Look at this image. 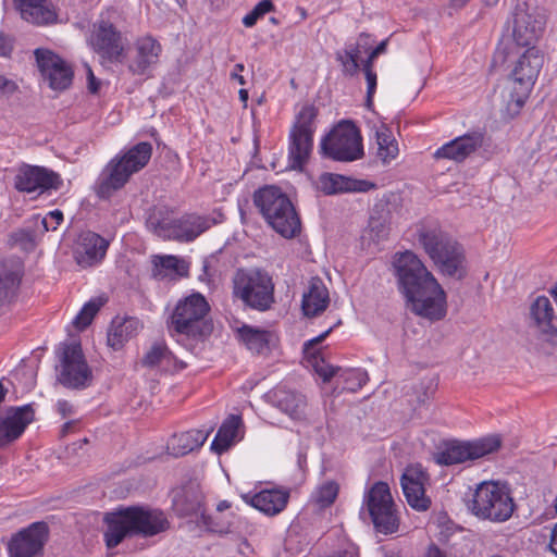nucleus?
<instances>
[{
    "mask_svg": "<svg viewBox=\"0 0 557 557\" xmlns=\"http://www.w3.org/2000/svg\"><path fill=\"white\" fill-rule=\"evenodd\" d=\"M198 506H199V503H198V502H197V503L191 504V506H190L189 508H187V509L183 510V515H190V513H193L194 511H196V509L198 508Z\"/></svg>",
    "mask_w": 557,
    "mask_h": 557,
    "instance_id": "64",
    "label": "nucleus"
},
{
    "mask_svg": "<svg viewBox=\"0 0 557 557\" xmlns=\"http://www.w3.org/2000/svg\"><path fill=\"white\" fill-rule=\"evenodd\" d=\"M141 324L136 318L114 319L107 334V343L114 350L121 349L140 330Z\"/></svg>",
    "mask_w": 557,
    "mask_h": 557,
    "instance_id": "33",
    "label": "nucleus"
},
{
    "mask_svg": "<svg viewBox=\"0 0 557 557\" xmlns=\"http://www.w3.org/2000/svg\"><path fill=\"white\" fill-rule=\"evenodd\" d=\"M34 416L35 412L30 405L12 408L8 416L0 420V446H5L17 440L34 420Z\"/></svg>",
    "mask_w": 557,
    "mask_h": 557,
    "instance_id": "25",
    "label": "nucleus"
},
{
    "mask_svg": "<svg viewBox=\"0 0 557 557\" xmlns=\"http://www.w3.org/2000/svg\"><path fill=\"white\" fill-rule=\"evenodd\" d=\"M366 510L377 533L392 534L398 530L399 517L387 483L375 482L364 494Z\"/></svg>",
    "mask_w": 557,
    "mask_h": 557,
    "instance_id": "10",
    "label": "nucleus"
},
{
    "mask_svg": "<svg viewBox=\"0 0 557 557\" xmlns=\"http://www.w3.org/2000/svg\"><path fill=\"white\" fill-rule=\"evenodd\" d=\"M49 539V527L44 521L33 522L13 534L8 543L10 557H41Z\"/></svg>",
    "mask_w": 557,
    "mask_h": 557,
    "instance_id": "16",
    "label": "nucleus"
},
{
    "mask_svg": "<svg viewBox=\"0 0 557 557\" xmlns=\"http://www.w3.org/2000/svg\"><path fill=\"white\" fill-rule=\"evenodd\" d=\"M74 422L73 421H69V422H65L63 425H62V429H61V434L64 436L66 435L70 430L72 429Z\"/></svg>",
    "mask_w": 557,
    "mask_h": 557,
    "instance_id": "63",
    "label": "nucleus"
},
{
    "mask_svg": "<svg viewBox=\"0 0 557 557\" xmlns=\"http://www.w3.org/2000/svg\"><path fill=\"white\" fill-rule=\"evenodd\" d=\"M240 424V417L234 414L230 416L220 426L211 443V449L218 454L227 450L233 444Z\"/></svg>",
    "mask_w": 557,
    "mask_h": 557,
    "instance_id": "40",
    "label": "nucleus"
},
{
    "mask_svg": "<svg viewBox=\"0 0 557 557\" xmlns=\"http://www.w3.org/2000/svg\"><path fill=\"white\" fill-rule=\"evenodd\" d=\"M376 58L372 57V50L369 51L368 58L362 62V70H373V63Z\"/></svg>",
    "mask_w": 557,
    "mask_h": 557,
    "instance_id": "61",
    "label": "nucleus"
},
{
    "mask_svg": "<svg viewBox=\"0 0 557 557\" xmlns=\"http://www.w3.org/2000/svg\"><path fill=\"white\" fill-rule=\"evenodd\" d=\"M545 23V15L537 8L527 2L518 3L508 21L511 25V37L503 38L498 46L536 47V42L543 35Z\"/></svg>",
    "mask_w": 557,
    "mask_h": 557,
    "instance_id": "9",
    "label": "nucleus"
},
{
    "mask_svg": "<svg viewBox=\"0 0 557 557\" xmlns=\"http://www.w3.org/2000/svg\"><path fill=\"white\" fill-rule=\"evenodd\" d=\"M17 90V85L12 79L4 75H0V92L5 96H11Z\"/></svg>",
    "mask_w": 557,
    "mask_h": 557,
    "instance_id": "51",
    "label": "nucleus"
},
{
    "mask_svg": "<svg viewBox=\"0 0 557 557\" xmlns=\"http://www.w3.org/2000/svg\"><path fill=\"white\" fill-rule=\"evenodd\" d=\"M549 547L557 556V523L552 531Z\"/></svg>",
    "mask_w": 557,
    "mask_h": 557,
    "instance_id": "59",
    "label": "nucleus"
},
{
    "mask_svg": "<svg viewBox=\"0 0 557 557\" xmlns=\"http://www.w3.org/2000/svg\"><path fill=\"white\" fill-rule=\"evenodd\" d=\"M253 203L268 225L284 238H294L301 231L300 218L281 188L265 186L253 194Z\"/></svg>",
    "mask_w": 557,
    "mask_h": 557,
    "instance_id": "4",
    "label": "nucleus"
},
{
    "mask_svg": "<svg viewBox=\"0 0 557 557\" xmlns=\"http://www.w3.org/2000/svg\"><path fill=\"white\" fill-rule=\"evenodd\" d=\"M34 53L38 69L44 78L48 81L50 88L64 90L70 87L73 71L60 57L45 49H36Z\"/></svg>",
    "mask_w": 557,
    "mask_h": 557,
    "instance_id": "17",
    "label": "nucleus"
},
{
    "mask_svg": "<svg viewBox=\"0 0 557 557\" xmlns=\"http://www.w3.org/2000/svg\"><path fill=\"white\" fill-rule=\"evenodd\" d=\"M151 154V144L141 141L123 156L113 158L103 170L97 186L99 197L109 198L113 191L121 189L134 173L140 171L149 162Z\"/></svg>",
    "mask_w": 557,
    "mask_h": 557,
    "instance_id": "6",
    "label": "nucleus"
},
{
    "mask_svg": "<svg viewBox=\"0 0 557 557\" xmlns=\"http://www.w3.org/2000/svg\"><path fill=\"white\" fill-rule=\"evenodd\" d=\"M215 223V219L209 215L185 214L178 219V235L176 238L178 242H193Z\"/></svg>",
    "mask_w": 557,
    "mask_h": 557,
    "instance_id": "34",
    "label": "nucleus"
},
{
    "mask_svg": "<svg viewBox=\"0 0 557 557\" xmlns=\"http://www.w3.org/2000/svg\"><path fill=\"white\" fill-rule=\"evenodd\" d=\"M106 299L98 297L90 299L84 305L78 314L75 317L73 324L77 330L86 329L92 321L94 317L104 305Z\"/></svg>",
    "mask_w": 557,
    "mask_h": 557,
    "instance_id": "46",
    "label": "nucleus"
},
{
    "mask_svg": "<svg viewBox=\"0 0 557 557\" xmlns=\"http://www.w3.org/2000/svg\"><path fill=\"white\" fill-rule=\"evenodd\" d=\"M92 370L88 366L78 343L64 344L58 368V381L70 389H85L92 383Z\"/></svg>",
    "mask_w": 557,
    "mask_h": 557,
    "instance_id": "13",
    "label": "nucleus"
},
{
    "mask_svg": "<svg viewBox=\"0 0 557 557\" xmlns=\"http://www.w3.org/2000/svg\"><path fill=\"white\" fill-rule=\"evenodd\" d=\"M500 445L502 440L498 435L469 442L449 441L438 448L434 458L438 465L454 466L480 459L496 451Z\"/></svg>",
    "mask_w": 557,
    "mask_h": 557,
    "instance_id": "12",
    "label": "nucleus"
},
{
    "mask_svg": "<svg viewBox=\"0 0 557 557\" xmlns=\"http://www.w3.org/2000/svg\"><path fill=\"white\" fill-rule=\"evenodd\" d=\"M107 529L103 533L108 548H114L127 537H152L170 528L165 513L149 506L121 507L107 512L103 518Z\"/></svg>",
    "mask_w": 557,
    "mask_h": 557,
    "instance_id": "3",
    "label": "nucleus"
},
{
    "mask_svg": "<svg viewBox=\"0 0 557 557\" xmlns=\"http://www.w3.org/2000/svg\"><path fill=\"white\" fill-rule=\"evenodd\" d=\"M433 263L446 276L462 280L467 275L465 250L455 239L446 246L440 257L433 260Z\"/></svg>",
    "mask_w": 557,
    "mask_h": 557,
    "instance_id": "26",
    "label": "nucleus"
},
{
    "mask_svg": "<svg viewBox=\"0 0 557 557\" xmlns=\"http://www.w3.org/2000/svg\"><path fill=\"white\" fill-rule=\"evenodd\" d=\"M376 141L379 146L377 157L383 164H388L398 156V144L387 127L382 126V128L376 132Z\"/></svg>",
    "mask_w": 557,
    "mask_h": 557,
    "instance_id": "43",
    "label": "nucleus"
},
{
    "mask_svg": "<svg viewBox=\"0 0 557 557\" xmlns=\"http://www.w3.org/2000/svg\"><path fill=\"white\" fill-rule=\"evenodd\" d=\"M317 114L313 106H304L289 132L288 157L293 170H301L312 152Z\"/></svg>",
    "mask_w": 557,
    "mask_h": 557,
    "instance_id": "11",
    "label": "nucleus"
},
{
    "mask_svg": "<svg viewBox=\"0 0 557 557\" xmlns=\"http://www.w3.org/2000/svg\"><path fill=\"white\" fill-rule=\"evenodd\" d=\"M338 492L339 486L335 481H326L315 488L311 500L319 509H324L334 504Z\"/></svg>",
    "mask_w": 557,
    "mask_h": 557,
    "instance_id": "44",
    "label": "nucleus"
},
{
    "mask_svg": "<svg viewBox=\"0 0 557 557\" xmlns=\"http://www.w3.org/2000/svg\"><path fill=\"white\" fill-rule=\"evenodd\" d=\"M388 200L383 198L379 200L374 208L373 214L370 218L369 227L373 234V238L377 242L386 239L389 233L388 220Z\"/></svg>",
    "mask_w": 557,
    "mask_h": 557,
    "instance_id": "41",
    "label": "nucleus"
},
{
    "mask_svg": "<svg viewBox=\"0 0 557 557\" xmlns=\"http://www.w3.org/2000/svg\"><path fill=\"white\" fill-rule=\"evenodd\" d=\"M484 136L480 132H472L446 143L434 152V158L446 159L456 163L463 162L482 147Z\"/></svg>",
    "mask_w": 557,
    "mask_h": 557,
    "instance_id": "23",
    "label": "nucleus"
},
{
    "mask_svg": "<svg viewBox=\"0 0 557 557\" xmlns=\"http://www.w3.org/2000/svg\"><path fill=\"white\" fill-rule=\"evenodd\" d=\"M212 428L209 430H190L174 434L168 442L170 454L180 457L201 447L207 441Z\"/></svg>",
    "mask_w": 557,
    "mask_h": 557,
    "instance_id": "31",
    "label": "nucleus"
},
{
    "mask_svg": "<svg viewBox=\"0 0 557 557\" xmlns=\"http://www.w3.org/2000/svg\"><path fill=\"white\" fill-rule=\"evenodd\" d=\"M393 267L410 311L430 321L444 319L447 313L446 294L421 259L410 250L397 252Z\"/></svg>",
    "mask_w": 557,
    "mask_h": 557,
    "instance_id": "1",
    "label": "nucleus"
},
{
    "mask_svg": "<svg viewBox=\"0 0 557 557\" xmlns=\"http://www.w3.org/2000/svg\"><path fill=\"white\" fill-rule=\"evenodd\" d=\"M429 475L420 468H407L401 476V487L410 507L424 511L431 506V499L425 495L424 485Z\"/></svg>",
    "mask_w": 557,
    "mask_h": 557,
    "instance_id": "24",
    "label": "nucleus"
},
{
    "mask_svg": "<svg viewBox=\"0 0 557 557\" xmlns=\"http://www.w3.org/2000/svg\"><path fill=\"white\" fill-rule=\"evenodd\" d=\"M63 220V213L60 210H54L48 213L46 218L41 220V224L46 231H54Z\"/></svg>",
    "mask_w": 557,
    "mask_h": 557,
    "instance_id": "49",
    "label": "nucleus"
},
{
    "mask_svg": "<svg viewBox=\"0 0 557 557\" xmlns=\"http://www.w3.org/2000/svg\"><path fill=\"white\" fill-rule=\"evenodd\" d=\"M367 79V107L372 106V98L376 89V74L373 70H362Z\"/></svg>",
    "mask_w": 557,
    "mask_h": 557,
    "instance_id": "48",
    "label": "nucleus"
},
{
    "mask_svg": "<svg viewBox=\"0 0 557 557\" xmlns=\"http://www.w3.org/2000/svg\"><path fill=\"white\" fill-rule=\"evenodd\" d=\"M289 493L285 490H263L250 497V505L268 516L281 512L287 505Z\"/></svg>",
    "mask_w": 557,
    "mask_h": 557,
    "instance_id": "32",
    "label": "nucleus"
},
{
    "mask_svg": "<svg viewBox=\"0 0 557 557\" xmlns=\"http://www.w3.org/2000/svg\"><path fill=\"white\" fill-rule=\"evenodd\" d=\"M22 274L23 267L18 259L11 258L0 262V307L15 297Z\"/></svg>",
    "mask_w": 557,
    "mask_h": 557,
    "instance_id": "28",
    "label": "nucleus"
},
{
    "mask_svg": "<svg viewBox=\"0 0 557 557\" xmlns=\"http://www.w3.org/2000/svg\"><path fill=\"white\" fill-rule=\"evenodd\" d=\"M147 227L163 239L177 240L178 219H171L165 210H156L147 219Z\"/></svg>",
    "mask_w": 557,
    "mask_h": 557,
    "instance_id": "39",
    "label": "nucleus"
},
{
    "mask_svg": "<svg viewBox=\"0 0 557 557\" xmlns=\"http://www.w3.org/2000/svg\"><path fill=\"white\" fill-rule=\"evenodd\" d=\"M321 149L325 156L337 161H354L363 154L360 133L351 122L338 124L323 139Z\"/></svg>",
    "mask_w": 557,
    "mask_h": 557,
    "instance_id": "15",
    "label": "nucleus"
},
{
    "mask_svg": "<svg viewBox=\"0 0 557 557\" xmlns=\"http://www.w3.org/2000/svg\"><path fill=\"white\" fill-rule=\"evenodd\" d=\"M233 296L258 311H265L274 304V282L262 269H239L233 276Z\"/></svg>",
    "mask_w": 557,
    "mask_h": 557,
    "instance_id": "7",
    "label": "nucleus"
},
{
    "mask_svg": "<svg viewBox=\"0 0 557 557\" xmlns=\"http://www.w3.org/2000/svg\"><path fill=\"white\" fill-rule=\"evenodd\" d=\"M23 20L44 25L52 23L57 15L45 3L46 0H15Z\"/></svg>",
    "mask_w": 557,
    "mask_h": 557,
    "instance_id": "37",
    "label": "nucleus"
},
{
    "mask_svg": "<svg viewBox=\"0 0 557 557\" xmlns=\"http://www.w3.org/2000/svg\"><path fill=\"white\" fill-rule=\"evenodd\" d=\"M88 42L102 64L122 63L125 59V39L108 20L101 18L92 24Z\"/></svg>",
    "mask_w": 557,
    "mask_h": 557,
    "instance_id": "14",
    "label": "nucleus"
},
{
    "mask_svg": "<svg viewBox=\"0 0 557 557\" xmlns=\"http://www.w3.org/2000/svg\"><path fill=\"white\" fill-rule=\"evenodd\" d=\"M467 508L480 520L502 523L511 518L516 504L507 484L484 481L472 492Z\"/></svg>",
    "mask_w": 557,
    "mask_h": 557,
    "instance_id": "5",
    "label": "nucleus"
},
{
    "mask_svg": "<svg viewBox=\"0 0 557 557\" xmlns=\"http://www.w3.org/2000/svg\"><path fill=\"white\" fill-rule=\"evenodd\" d=\"M210 306L199 293H194L181 299L171 315V327L180 333L194 338L208 336L211 324L206 320Z\"/></svg>",
    "mask_w": 557,
    "mask_h": 557,
    "instance_id": "8",
    "label": "nucleus"
},
{
    "mask_svg": "<svg viewBox=\"0 0 557 557\" xmlns=\"http://www.w3.org/2000/svg\"><path fill=\"white\" fill-rule=\"evenodd\" d=\"M61 185L62 180L58 173L36 165H23L14 178L15 188L24 193L57 190Z\"/></svg>",
    "mask_w": 557,
    "mask_h": 557,
    "instance_id": "18",
    "label": "nucleus"
},
{
    "mask_svg": "<svg viewBox=\"0 0 557 557\" xmlns=\"http://www.w3.org/2000/svg\"><path fill=\"white\" fill-rule=\"evenodd\" d=\"M332 331V327H330L329 330H326L325 332H323L322 334H320L319 336L308 341L306 344H305V350H307L309 347L311 346H314L317 344H320L322 341L325 339V337L330 334V332Z\"/></svg>",
    "mask_w": 557,
    "mask_h": 557,
    "instance_id": "56",
    "label": "nucleus"
},
{
    "mask_svg": "<svg viewBox=\"0 0 557 557\" xmlns=\"http://www.w3.org/2000/svg\"><path fill=\"white\" fill-rule=\"evenodd\" d=\"M388 39L382 40L375 48H372V57H379L386 52Z\"/></svg>",
    "mask_w": 557,
    "mask_h": 557,
    "instance_id": "57",
    "label": "nucleus"
},
{
    "mask_svg": "<svg viewBox=\"0 0 557 557\" xmlns=\"http://www.w3.org/2000/svg\"><path fill=\"white\" fill-rule=\"evenodd\" d=\"M244 69H245L244 64L237 63L234 66V71L231 73V78L237 81L238 84H240V85L246 84L244 76L240 74L244 71Z\"/></svg>",
    "mask_w": 557,
    "mask_h": 557,
    "instance_id": "54",
    "label": "nucleus"
},
{
    "mask_svg": "<svg viewBox=\"0 0 557 557\" xmlns=\"http://www.w3.org/2000/svg\"><path fill=\"white\" fill-rule=\"evenodd\" d=\"M333 557H359V553H358L357 548L349 547Z\"/></svg>",
    "mask_w": 557,
    "mask_h": 557,
    "instance_id": "58",
    "label": "nucleus"
},
{
    "mask_svg": "<svg viewBox=\"0 0 557 557\" xmlns=\"http://www.w3.org/2000/svg\"><path fill=\"white\" fill-rule=\"evenodd\" d=\"M530 317L537 338L557 346V317L550 300L545 296H539L530 307Z\"/></svg>",
    "mask_w": 557,
    "mask_h": 557,
    "instance_id": "19",
    "label": "nucleus"
},
{
    "mask_svg": "<svg viewBox=\"0 0 557 557\" xmlns=\"http://www.w3.org/2000/svg\"><path fill=\"white\" fill-rule=\"evenodd\" d=\"M318 188L325 195L364 193L375 188V184L366 180H354L341 174L323 173L319 177Z\"/></svg>",
    "mask_w": 557,
    "mask_h": 557,
    "instance_id": "27",
    "label": "nucleus"
},
{
    "mask_svg": "<svg viewBox=\"0 0 557 557\" xmlns=\"http://www.w3.org/2000/svg\"><path fill=\"white\" fill-rule=\"evenodd\" d=\"M109 242L99 234L85 231L78 235L73 255L76 263L82 268L98 264L106 257Z\"/></svg>",
    "mask_w": 557,
    "mask_h": 557,
    "instance_id": "20",
    "label": "nucleus"
},
{
    "mask_svg": "<svg viewBox=\"0 0 557 557\" xmlns=\"http://www.w3.org/2000/svg\"><path fill=\"white\" fill-rule=\"evenodd\" d=\"M417 240L433 261L440 257L446 246L454 239L438 226L421 225L416 232Z\"/></svg>",
    "mask_w": 557,
    "mask_h": 557,
    "instance_id": "29",
    "label": "nucleus"
},
{
    "mask_svg": "<svg viewBox=\"0 0 557 557\" xmlns=\"http://www.w3.org/2000/svg\"><path fill=\"white\" fill-rule=\"evenodd\" d=\"M162 51L161 45L151 36L138 38L128 61V71L133 75H146L158 62Z\"/></svg>",
    "mask_w": 557,
    "mask_h": 557,
    "instance_id": "22",
    "label": "nucleus"
},
{
    "mask_svg": "<svg viewBox=\"0 0 557 557\" xmlns=\"http://www.w3.org/2000/svg\"><path fill=\"white\" fill-rule=\"evenodd\" d=\"M274 8L275 7L271 0H261L248 14L244 16L243 24L246 27H252L265 13L274 11Z\"/></svg>",
    "mask_w": 557,
    "mask_h": 557,
    "instance_id": "47",
    "label": "nucleus"
},
{
    "mask_svg": "<svg viewBox=\"0 0 557 557\" xmlns=\"http://www.w3.org/2000/svg\"><path fill=\"white\" fill-rule=\"evenodd\" d=\"M152 262L154 277L163 278L171 274L185 276L188 272L186 262L175 256L154 257Z\"/></svg>",
    "mask_w": 557,
    "mask_h": 557,
    "instance_id": "42",
    "label": "nucleus"
},
{
    "mask_svg": "<svg viewBox=\"0 0 557 557\" xmlns=\"http://www.w3.org/2000/svg\"><path fill=\"white\" fill-rule=\"evenodd\" d=\"M313 368L317 374L324 382H329L332 377H336L338 383L343 385V389L357 392L369 380L367 371L362 369H342L326 363L322 358L314 357Z\"/></svg>",
    "mask_w": 557,
    "mask_h": 557,
    "instance_id": "21",
    "label": "nucleus"
},
{
    "mask_svg": "<svg viewBox=\"0 0 557 557\" xmlns=\"http://www.w3.org/2000/svg\"><path fill=\"white\" fill-rule=\"evenodd\" d=\"M237 333L240 341L252 354L265 355L270 351V345L273 339L271 332L243 325L238 329Z\"/></svg>",
    "mask_w": 557,
    "mask_h": 557,
    "instance_id": "36",
    "label": "nucleus"
},
{
    "mask_svg": "<svg viewBox=\"0 0 557 557\" xmlns=\"http://www.w3.org/2000/svg\"><path fill=\"white\" fill-rule=\"evenodd\" d=\"M350 46L357 51L360 55L363 52H369L372 50V39L371 35L368 33H361L358 36L356 44H350Z\"/></svg>",
    "mask_w": 557,
    "mask_h": 557,
    "instance_id": "50",
    "label": "nucleus"
},
{
    "mask_svg": "<svg viewBox=\"0 0 557 557\" xmlns=\"http://www.w3.org/2000/svg\"><path fill=\"white\" fill-rule=\"evenodd\" d=\"M12 48H13L12 40L4 34L0 33V55L1 57L10 55Z\"/></svg>",
    "mask_w": 557,
    "mask_h": 557,
    "instance_id": "52",
    "label": "nucleus"
},
{
    "mask_svg": "<svg viewBox=\"0 0 557 557\" xmlns=\"http://www.w3.org/2000/svg\"><path fill=\"white\" fill-rule=\"evenodd\" d=\"M87 73H88V88L90 92L96 94L99 89V83L97 82L91 69L87 66Z\"/></svg>",
    "mask_w": 557,
    "mask_h": 557,
    "instance_id": "55",
    "label": "nucleus"
},
{
    "mask_svg": "<svg viewBox=\"0 0 557 557\" xmlns=\"http://www.w3.org/2000/svg\"><path fill=\"white\" fill-rule=\"evenodd\" d=\"M425 557H445V555L437 546L431 545L426 550Z\"/></svg>",
    "mask_w": 557,
    "mask_h": 557,
    "instance_id": "60",
    "label": "nucleus"
},
{
    "mask_svg": "<svg viewBox=\"0 0 557 557\" xmlns=\"http://www.w3.org/2000/svg\"><path fill=\"white\" fill-rule=\"evenodd\" d=\"M274 405L292 419H300L305 413L307 401L304 395L286 389L276 388L273 393Z\"/></svg>",
    "mask_w": 557,
    "mask_h": 557,
    "instance_id": "35",
    "label": "nucleus"
},
{
    "mask_svg": "<svg viewBox=\"0 0 557 557\" xmlns=\"http://www.w3.org/2000/svg\"><path fill=\"white\" fill-rule=\"evenodd\" d=\"M511 67V87L507 91V106L517 113L524 104L544 64V54L537 47L516 48L497 46L493 66Z\"/></svg>",
    "mask_w": 557,
    "mask_h": 557,
    "instance_id": "2",
    "label": "nucleus"
},
{
    "mask_svg": "<svg viewBox=\"0 0 557 557\" xmlns=\"http://www.w3.org/2000/svg\"><path fill=\"white\" fill-rule=\"evenodd\" d=\"M335 59L342 65V72L344 75L354 76L360 70L359 54L350 45H347L344 49L336 51Z\"/></svg>",
    "mask_w": 557,
    "mask_h": 557,
    "instance_id": "45",
    "label": "nucleus"
},
{
    "mask_svg": "<svg viewBox=\"0 0 557 557\" xmlns=\"http://www.w3.org/2000/svg\"><path fill=\"white\" fill-rule=\"evenodd\" d=\"M238 96H239V99L240 101L244 103V107L246 108L247 107V102H248V90L247 89H240L238 91Z\"/></svg>",
    "mask_w": 557,
    "mask_h": 557,
    "instance_id": "62",
    "label": "nucleus"
},
{
    "mask_svg": "<svg viewBox=\"0 0 557 557\" xmlns=\"http://www.w3.org/2000/svg\"><path fill=\"white\" fill-rule=\"evenodd\" d=\"M58 412L63 417H67L73 413V407L67 400H59L57 404Z\"/></svg>",
    "mask_w": 557,
    "mask_h": 557,
    "instance_id": "53",
    "label": "nucleus"
},
{
    "mask_svg": "<svg viewBox=\"0 0 557 557\" xmlns=\"http://www.w3.org/2000/svg\"><path fill=\"white\" fill-rule=\"evenodd\" d=\"M330 302L329 290L319 277L310 281L308 292L304 294L301 308L307 317H315L323 312Z\"/></svg>",
    "mask_w": 557,
    "mask_h": 557,
    "instance_id": "30",
    "label": "nucleus"
},
{
    "mask_svg": "<svg viewBox=\"0 0 557 557\" xmlns=\"http://www.w3.org/2000/svg\"><path fill=\"white\" fill-rule=\"evenodd\" d=\"M176 358L163 342H154L140 359V364L149 369L168 370L172 367L176 368Z\"/></svg>",
    "mask_w": 557,
    "mask_h": 557,
    "instance_id": "38",
    "label": "nucleus"
}]
</instances>
